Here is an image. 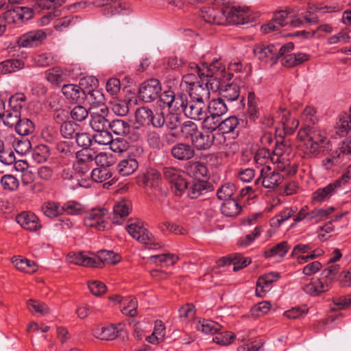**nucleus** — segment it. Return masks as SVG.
Listing matches in <instances>:
<instances>
[{
    "mask_svg": "<svg viewBox=\"0 0 351 351\" xmlns=\"http://www.w3.org/2000/svg\"><path fill=\"white\" fill-rule=\"evenodd\" d=\"M190 69L197 73L199 79L208 80L213 92H217L221 86V81H228L232 77L231 73L226 71L225 65L221 60L216 59L209 64L204 63L202 67L195 63H189Z\"/></svg>",
    "mask_w": 351,
    "mask_h": 351,
    "instance_id": "nucleus-1",
    "label": "nucleus"
},
{
    "mask_svg": "<svg viewBox=\"0 0 351 351\" xmlns=\"http://www.w3.org/2000/svg\"><path fill=\"white\" fill-rule=\"evenodd\" d=\"M298 138L304 141V152L310 156H316L329 149V140L326 132L317 128L309 125L300 130Z\"/></svg>",
    "mask_w": 351,
    "mask_h": 351,
    "instance_id": "nucleus-2",
    "label": "nucleus"
},
{
    "mask_svg": "<svg viewBox=\"0 0 351 351\" xmlns=\"http://www.w3.org/2000/svg\"><path fill=\"white\" fill-rule=\"evenodd\" d=\"M291 152V147L285 140L276 142L273 151L271 162L276 165L274 170L281 173L284 178L293 175L296 172V167L294 165H291L289 158Z\"/></svg>",
    "mask_w": 351,
    "mask_h": 351,
    "instance_id": "nucleus-3",
    "label": "nucleus"
},
{
    "mask_svg": "<svg viewBox=\"0 0 351 351\" xmlns=\"http://www.w3.org/2000/svg\"><path fill=\"white\" fill-rule=\"evenodd\" d=\"M165 122L164 112L160 109L152 110L147 107H141L135 112V124L142 126L152 125L155 128H161Z\"/></svg>",
    "mask_w": 351,
    "mask_h": 351,
    "instance_id": "nucleus-4",
    "label": "nucleus"
},
{
    "mask_svg": "<svg viewBox=\"0 0 351 351\" xmlns=\"http://www.w3.org/2000/svg\"><path fill=\"white\" fill-rule=\"evenodd\" d=\"M128 233L136 241L145 245H149L154 248L160 247V245L156 243L154 236L143 226V223L135 220L125 227Z\"/></svg>",
    "mask_w": 351,
    "mask_h": 351,
    "instance_id": "nucleus-5",
    "label": "nucleus"
},
{
    "mask_svg": "<svg viewBox=\"0 0 351 351\" xmlns=\"http://www.w3.org/2000/svg\"><path fill=\"white\" fill-rule=\"evenodd\" d=\"M224 13L227 18L226 24L244 25L252 23L255 19L250 10L245 8H226L224 9Z\"/></svg>",
    "mask_w": 351,
    "mask_h": 351,
    "instance_id": "nucleus-6",
    "label": "nucleus"
},
{
    "mask_svg": "<svg viewBox=\"0 0 351 351\" xmlns=\"http://www.w3.org/2000/svg\"><path fill=\"white\" fill-rule=\"evenodd\" d=\"M162 173L164 178L171 183V189L175 195L182 196L186 186V180L182 176V171L176 167H166L163 168Z\"/></svg>",
    "mask_w": 351,
    "mask_h": 351,
    "instance_id": "nucleus-7",
    "label": "nucleus"
},
{
    "mask_svg": "<svg viewBox=\"0 0 351 351\" xmlns=\"http://www.w3.org/2000/svg\"><path fill=\"white\" fill-rule=\"evenodd\" d=\"M284 179L281 173L274 170L272 171L269 165H266L261 169L260 176L255 180L254 184L274 189L280 184Z\"/></svg>",
    "mask_w": 351,
    "mask_h": 351,
    "instance_id": "nucleus-8",
    "label": "nucleus"
},
{
    "mask_svg": "<svg viewBox=\"0 0 351 351\" xmlns=\"http://www.w3.org/2000/svg\"><path fill=\"white\" fill-rule=\"evenodd\" d=\"M107 215L108 210L106 208H93L87 213L84 217V225L86 227L103 231L106 229L108 226V221H106Z\"/></svg>",
    "mask_w": 351,
    "mask_h": 351,
    "instance_id": "nucleus-9",
    "label": "nucleus"
},
{
    "mask_svg": "<svg viewBox=\"0 0 351 351\" xmlns=\"http://www.w3.org/2000/svg\"><path fill=\"white\" fill-rule=\"evenodd\" d=\"M161 91L159 80L152 78L141 84L138 88V95L142 101L149 103L158 99Z\"/></svg>",
    "mask_w": 351,
    "mask_h": 351,
    "instance_id": "nucleus-10",
    "label": "nucleus"
},
{
    "mask_svg": "<svg viewBox=\"0 0 351 351\" xmlns=\"http://www.w3.org/2000/svg\"><path fill=\"white\" fill-rule=\"evenodd\" d=\"M255 56L262 62L270 63L273 65L276 63V44L259 43L254 47Z\"/></svg>",
    "mask_w": 351,
    "mask_h": 351,
    "instance_id": "nucleus-11",
    "label": "nucleus"
},
{
    "mask_svg": "<svg viewBox=\"0 0 351 351\" xmlns=\"http://www.w3.org/2000/svg\"><path fill=\"white\" fill-rule=\"evenodd\" d=\"M46 37L47 34L43 30H32L21 36L17 43L22 47H34L41 44Z\"/></svg>",
    "mask_w": 351,
    "mask_h": 351,
    "instance_id": "nucleus-12",
    "label": "nucleus"
},
{
    "mask_svg": "<svg viewBox=\"0 0 351 351\" xmlns=\"http://www.w3.org/2000/svg\"><path fill=\"white\" fill-rule=\"evenodd\" d=\"M201 80L197 84H195L193 87H189V96L191 99L204 102L210 98V82L207 79H199Z\"/></svg>",
    "mask_w": 351,
    "mask_h": 351,
    "instance_id": "nucleus-13",
    "label": "nucleus"
},
{
    "mask_svg": "<svg viewBox=\"0 0 351 351\" xmlns=\"http://www.w3.org/2000/svg\"><path fill=\"white\" fill-rule=\"evenodd\" d=\"M201 16L208 23L226 25L227 23L223 8L218 9L210 6L204 7L201 10Z\"/></svg>",
    "mask_w": 351,
    "mask_h": 351,
    "instance_id": "nucleus-14",
    "label": "nucleus"
},
{
    "mask_svg": "<svg viewBox=\"0 0 351 351\" xmlns=\"http://www.w3.org/2000/svg\"><path fill=\"white\" fill-rule=\"evenodd\" d=\"M123 327L122 323L97 327L93 330V335L101 340L111 341L118 337L119 333L123 330Z\"/></svg>",
    "mask_w": 351,
    "mask_h": 351,
    "instance_id": "nucleus-15",
    "label": "nucleus"
},
{
    "mask_svg": "<svg viewBox=\"0 0 351 351\" xmlns=\"http://www.w3.org/2000/svg\"><path fill=\"white\" fill-rule=\"evenodd\" d=\"M330 289L329 282L324 281L322 278H313L308 283L303 285L302 290L311 296H317Z\"/></svg>",
    "mask_w": 351,
    "mask_h": 351,
    "instance_id": "nucleus-16",
    "label": "nucleus"
},
{
    "mask_svg": "<svg viewBox=\"0 0 351 351\" xmlns=\"http://www.w3.org/2000/svg\"><path fill=\"white\" fill-rule=\"evenodd\" d=\"M287 10H280L274 13L273 20L267 24L263 25L261 27V31L267 34L270 32L277 31L281 27H284L288 24V15Z\"/></svg>",
    "mask_w": 351,
    "mask_h": 351,
    "instance_id": "nucleus-17",
    "label": "nucleus"
},
{
    "mask_svg": "<svg viewBox=\"0 0 351 351\" xmlns=\"http://www.w3.org/2000/svg\"><path fill=\"white\" fill-rule=\"evenodd\" d=\"M184 110V114L188 118L195 121H202L206 114V105L204 102L191 99Z\"/></svg>",
    "mask_w": 351,
    "mask_h": 351,
    "instance_id": "nucleus-18",
    "label": "nucleus"
},
{
    "mask_svg": "<svg viewBox=\"0 0 351 351\" xmlns=\"http://www.w3.org/2000/svg\"><path fill=\"white\" fill-rule=\"evenodd\" d=\"M108 112V109L97 110L93 108V111L90 112V125L95 131H101L108 128L110 121L106 117Z\"/></svg>",
    "mask_w": 351,
    "mask_h": 351,
    "instance_id": "nucleus-19",
    "label": "nucleus"
},
{
    "mask_svg": "<svg viewBox=\"0 0 351 351\" xmlns=\"http://www.w3.org/2000/svg\"><path fill=\"white\" fill-rule=\"evenodd\" d=\"M186 185L183 194L186 193V195L191 199L199 197L204 191H207L208 186V182L204 180H186Z\"/></svg>",
    "mask_w": 351,
    "mask_h": 351,
    "instance_id": "nucleus-20",
    "label": "nucleus"
},
{
    "mask_svg": "<svg viewBox=\"0 0 351 351\" xmlns=\"http://www.w3.org/2000/svg\"><path fill=\"white\" fill-rule=\"evenodd\" d=\"M171 154L178 160H189L195 156V149L190 144L179 143L171 147Z\"/></svg>",
    "mask_w": 351,
    "mask_h": 351,
    "instance_id": "nucleus-21",
    "label": "nucleus"
},
{
    "mask_svg": "<svg viewBox=\"0 0 351 351\" xmlns=\"http://www.w3.org/2000/svg\"><path fill=\"white\" fill-rule=\"evenodd\" d=\"M17 222L29 231H37L42 227L38 217L33 213L24 212L16 217Z\"/></svg>",
    "mask_w": 351,
    "mask_h": 351,
    "instance_id": "nucleus-22",
    "label": "nucleus"
},
{
    "mask_svg": "<svg viewBox=\"0 0 351 351\" xmlns=\"http://www.w3.org/2000/svg\"><path fill=\"white\" fill-rule=\"evenodd\" d=\"M84 99L90 104V111H93V108L97 110H107L105 105V98L103 93L99 90H90L84 97Z\"/></svg>",
    "mask_w": 351,
    "mask_h": 351,
    "instance_id": "nucleus-23",
    "label": "nucleus"
},
{
    "mask_svg": "<svg viewBox=\"0 0 351 351\" xmlns=\"http://www.w3.org/2000/svg\"><path fill=\"white\" fill-rule=\"evenodd\" d=\"M62 91L67 99L76 103L82 102L86 95V92L81 87L75 84H64L62 88Z\"/></svg>",
    "mask_w": 351,
    "mask_h": 351,
    "instance_id": "nucleus-24",
    "label": "nucleus"
},
{
    "mask_svg": "<svg viewBox=\"0 0 351 351\" xmlns=\"http://www.w3.org/2000/svg\"><path fill=\"white\" fill-rule=\"evenodd\" d=\"M131 210L130 202L122 199L117 202L113 207L112 221L114 223H121V220L125 219Z\"/></svg>",
    "mask_w": 351,
    "mask_h": 351,
    "instance_id": "nucleus-25",
    "label": "nucleus"
},
{
    "mask_svg": "<svg viewBox=\"0 0 351 351\" xmlns=\"http://www.w3.org/2000/svg\"><path fill=\"white\" fill-rule=\"evenodd\" d=\"M67 260L71 263L92 267L96 265L95 263L97 261L93 256H88L87 252H82L69 254L67 255Z\"/></svg>",
    "mask_w": 351,
    "mask_h": 351,
    "instance_id": "nucleus-26",
    "label": "nucleus"
},
{
    "mask_svg": "<svg viewBox=\"0 0 351 351\" xmlns=\"http://www.w3.org/2000/svg\"><path fill=\"white\" fill-rule=\"evenodd\" d=\"M96 259L94 267H101L104 263L115 265L121 260V257L118 254L111 250H102L98 252L97 256H93Z\"/></svg>",
    "mask_w": 351,
    "mask_h": 351,
    "instance_id": "nucleus-27",
    "label": "nucleus"
},
{
    "mask_svg": "<svg viewBox=\"0 0 351 351\" xmlns=\"http://www.w3.org/2000/svg\"><path fill=\"white\" fill-rule=\"evenodd\" d=\"M226 81L221 82L220 88L217 91L222 97L228 101H232L237 100L240 95V88L234 83L225 84Z\"/></svg>",
    "mask_w": 351,
    "mask_h": 351,
    "instance_id": "nucleus-28",
    "label": "nucleus"
},
{
    "mask_svg": "<svg viewBox=\"0 0 351 351\" xmlns=\"http://www.w3.org/2000/svg\"><path fill=\"white\" fill-rule=\"evenodd\" d=\"M25 66V63L19 59H8L0 62V75L16 72Z\"/></svg>",
    "mask_w": 351,
    "mask_h": 351,
    "instance_id": "nucleus-29",
    "label": "nucleus"
},
{
    "mask_svg": "<svg viewBox=\"0 0 351 351\" xmlns=\"http://www.w3.org/2000/svg\"><path fill=\"white\" fill-rule=\"evenodd\" d=\"M214 139V135L211 134H204L199 130L191 141L197 149L202 150L207 149L210 147L213 144Z\"/></svg>",
    "mask_w": 351,
    "mask_h": 351,
    "instance_id": "nucleus-30",
    "label": "nucleus"
},
{
    "mask_svg": "<svg viewBox=\"0 0 351 351\" xmlns=\"http://www.w3.org/2000/svg\"><path fill=\"white\" fill-rule=\"evenodd\" d=\"M241 209V206L235 198L225 200L221 206V213L228 217H237Z\"/></svg>",
    "mask_w": 351,
    "mask_h": 351,
    "instance_id": "nucleus-31",
    "label": "nucleus"
},
{
    "mask_svg": "<svg viewBox=\"0 0 351 351\" xmlns=\"http://www.w3.org/2000/svg\"><path fill=\"white\" fill-rule=\"evenodd\" d=\"M138 163L135 158H128L121 160L117 165V170L123 176L132 174L138 169Z\"/></svg>",
    "mask_w": 351,
    "mask_h": 351,
    "instance_id": "nucleus-32",
    "label": "nucleus"
},
{
    "mask_svg": "<svg viewBox=\"0 0 351 351\" xmlns=\"http://www.w3.org/2000/svg\"><path fill=\"white\" fill-rule=\"evenodd\" d=\"M228 108L221 98L211 100L206 106V112L221 118L226 113Z\"/></svg>",
    "mask_w": 351,
    "mask_h": 351,
    "instance_id": "nucleus-33",
    "label": "nucleus"
},
{
    "mask_svg": "<svg viewBox=\"0 0 351 351\" xmlns=\"http://www.w3.org/2000/svg\"><path fill=\"white\" fill-rule=\"evenodd\" d=\"M280 277L277 272H271L260 277L257 281L256 293L259 291L265 292L269 290L271 284L276 281ZM258 295V293H257Z\"/></svg>",
    "mask_w": 351,
    "mask_h": 351,
    "instance_id": "nucleus-34",
    "label": "nucleus"
},
{
    "mask_svg": "<svg viewBox=\"0 0 351 351\" xmlns=\"http://www.w3.org/2000/svg\"><path fill=\"white\" fill-rule=\"evenodd\" d=\"M196 328L203 333L214 335L221 330V326L213 320L204 319L197 323Z\"/></svg>",
    "mask_w": 351,
    "mask_h": 351,
    "instance_id": "nucleus-35",
    "label": "nucleus"
},
{
    "mask_svg": "<svg viewBox=\"0 0 351 351\" xmlns=\"http://www.w3.org/2000/svg\"><path fill=\"white\" fill-rule=\"evenodd\" d=\"M188 174L194 178L193 180H202L208 175V169L200 162H192L186 169Z\"/></svg>",
    "mask_w": 351,
    "mask_h": 351,
    "instance_id": "nucleus-36",
    "label": "nucleus"
},
{
    "mask_svg": "<svg viewBox=\"0 0 351 351\" xmlns=\"http://www.w3.org/2000/svg\"><path fill=\"white\" fill-rule=\"evenodd\" d=\"M337 189L338 188L334 183H330L324 188L317 189L313 194V201L322 202L327 200L333 195Z\"/></svg>",
    "mask_w": 351,
    "mask_h": 351,
    "instance_id": "nucleus-37",
    "label": "nucleus"
},
{
    "mask_svg": "<svg viewBox=\"0 0 351 351\" xmlns=\"http://www.w3.org/2000/svg\"><path fill=\"white\" fill-rule=\"evenodd\" d=\"M247 117L255 121L259 117V109L256 95L253 92H249L247 95Z\"/></svg>",
    "mask_w": 351,
    "mask_h": 351,
    "instance_id": "nucleus-38",
    "label": "nucleus"
},
{
    "mask_svg": "<svg viewBox=\"0 0 351 351\" xmlns=\"http://www.w3.org/2000/svg\"><path fill=\"white\" fill-rule=\"evenodd\" d=\"M41 210L43 214L49 218L56 217L63 214L62 206H61L58 203L54 202H45Z\"/></svg>",
    "mask_w": 351,
    "mask_h": 351,
    "instance_id": "nucleus-39",
    "label": "nucleus"
},
{
    "mask_svg": "<svg viewBox=\"0 0 351 351\" xmlns=\"http://www.w3.org/2000/svg\"><path fill=\"white\" fill-rule=\"evenodd\" d=\"M16 132L21 136H27L34 131V123L28 118H21L14 127Z\"/></svg>",
    "mask_w": 351,
    "mask_h": 351,
    "instance_id": "nucleus-40",
    "label": "nucleus"
},
{
    "mask_svg": "<svg viewBox=\"0 0 351 351\" xmlns=\"http://www.w3.org/2000/svg\"><path fill=\"white\" fill-rule=\"evenodd\" d=\"M189 101L187 95L184 93H179L174 95L173 101L171 102L172 105L169 107L172 111L176 113L185 112V110Z\"/></svg>",
    "mask_w": 351,
    "mask_h": 351,
    "instance_id": "nucleus-41",
    "label": "nucleus"
},
{
    "mask_svg": "<svg viewBox=\"0 0 351 351\" xmlns=\"http://www.w3.org/2000/svg\"><path fill=\"white\" fill-rule=\"evenodd\" d=\"M289 249V246L287 241H282L275 246L265 250L264 255L266 258L278 256L282 258L285 256Z\"/></svg>",
    "mask_w": 351,
    "mask_h": 351,
    "instance_id": "nucleus-42",
    "label": "nucleus"
},
{
    "mask_svg": "<svg viewBox=\"0 0 351 351\" xmlns=\"http://www.w3.org/2000/svg\"><path fill=\"white\" fill-rule=\"evenodd\" d=\"M12 261L19 270L24 272L32 274L37 270V265L32 261L13 257Z\"/></svg>",
    "mask_w": 351,
    "mask_h": 351,
    "instance_id": "nucleus-43",
    "label": "nucleus"
},
{
    "mask_svg": "<svg viewBox=\"0 0 351 351\" xmlns=\"http://www.w3.org/2000/svg\"><path fill=\"white\" fill-rule=\"evenodd\" d=\"M299 121L293 119V120H283L281 125L276 129V133L281 137L284 135H289L293 133L298 128Z\"/></svg>",
    "mask_w": 351,
    "mask_h": 351,
    "instance_id": "nucleus-44",
    "label": "nucleus"
},
{
    "mask_svg": "<svg viewBox=\"0 0 351 351\" xmlns=\"http://www.w3.org/2000/svg\"><path fill=\"white\" fill-rule=\"evenodd\" d=\"M117 135L125 136L129 134L130 130V124L122 119H114L110 122L109 127Z\"/></svg>",
    "mask_w": 351,
    "mask_h": 351,
    "instance_id": "nucleus-45",
    "label": "nucleus"
},
{
    "mask_svg": "<svg viewBox=\"0 0 351 351\" xmlns=\"http://www.w3.org/2000/svg\"><path fill=\"white\" fill-rule=\"evenodd\" d=\"M20 119V111L16 108H13L5 111L3 116L1 119L5 125L9 128H13L15 127Z\"/></svg>",
    "mask_w": 351,
    "mask_h": 351,
    "instance_id": "nucleus-46",
    "label": "nucleus"
},
{
    "mask_svg": "<svg viewBox=\"0 0 351 351\" xmlns=\"http://www.w3.org/2000/svg\"><path fill=\"white\" fill-rule=\"evenodd\" d=\"M79 127V125L73 121H64L60 126V133L65 138H73L78 133Z\"/></svg>",
    "mask_w": 351,
    "mask_h": 351,
    "instance_id": "nucleus-47",
    "label": "nucleus"
},
{
    "mask_svg": "<svg viewBox=\"0 0 351 351\" xmlns=\"http://www.w3.org/2000/svg\"><path fill=\"white\" fill-rule=\"evenodd\" d=\"M150 260L156 264L163 267L175 264L178 261V257L174 254H162L152 256H150Z\"/></svg>",
    "mask_w": 351,
    "mask_h": 351,
    "instance_id": "nucleus-48",
    "label": "nucleus"
},
{
    "mask_svg": "<svg viewBox=\"0 0 351 351\" xmlns=\"http://www.w3.org/2000/svg\"><path fill=\"white\" fill-rule=\"evenodd\" d=\"M49 154V149L47 145H39L33 149L32 158L35 162L42 163L47 160Z\"/></svg>",
    "mask_w": 351,
    "mask_h": 351,
    "instance_id": "nucleus-49",
    "label": "nucleus"
},
{
    "mask_svg": "<svg viewBox=\"0 0 351 351\" xmlns=\"http://www.w3.org/2000/svg\"><path fill=\"white\" fill-rule=\"evenodd\" d=\"M123 306L121 308L123 314L130 317H134L136 315L138 303L135 298H123Z\"/></svg>",
    "mask_w": 351,
    "mask_h": 351,
    "instance_id": "nucleus-50",
    "label": "nucleus"
},
{
    "mask_svg": "<svg viewBox=\"0 0 351 351\" xmlns=\"http://www.w3.org/2000/svg\"><path fill=\"white\" fill-rule=\"evenodd\" d=\"M236 191L234 184L228 182L222 185L217 191V196L219 199L228 200L229 199H234L233 195Z\"/></svg>",
    "mask_w": 351,
    "mask_h": 351,
    "instance_id": "nucleus-51",
    "label": "nucleus"
},
{
    "mask_svg": "<svg viewBox=\"0 0 351 351\" xmlns=\"http://www.w3.org/2000/svg\"><path fill=\"white\" fill-rule=\"evenodd\" d=\"M46 79L51 84L58 85L64 81L63 71L59 67L49 69L45 73Z\"/></svg>",
    "mask_w": 351,
    "mask_h": 351,
    "instance_id": "nucleus-52",
    "label": "nucleus"
},
{
    "mask_svg": "<svg viewBox=\"0 0 351 351\" xmlns=\"http://www.w3.org/2000/svg\"><path fill=\"white\" fill-rule=\"evenodd\" d=\"M219 131L223 134H228L234 130L239 125V119L236 117H230L223 121L220 120Z\"/></svg>",
    "mask_w": 351,
    "mask_h": 351,
    "instance_id": "nucleus-53",
    "label": "nucleus"
},
{
    "mask_svg": "<svg viewBox=\"0 0 351 351\" xmlns=\"http://www.w3.org/2000/svg\"><path fill=\"white\" fill-rule=\"evenodd\" d=\"M221 118L208 113L206 111V114L204 117H203V127L210 132H213L218 129L220 123Z\"/></svg>",
    "mask_w": 351,
    "mask_h": 351,
    "instance_id": "nucleus-54",
    "label": "nucleus"
},
{
    "mask_svg": "<svg viewBox=\"0 0 351 351\" xmlns=\"http://www.w3.org/2000/svg\"><path fill=\"white\" fill-rule=\"evenodd\" d=\"M296 210L297 209L293 207L285 208L272 219V226L276 227L280 226L284 221H287L291 217H293Z\"/></svg>",
    "mask_w": 351,
    "mask_h": 351,
    "instance_id": "nucleus-55",
    "label": "nucleus"
},
{
    "mask_svg": "<svg viewBox=\"0 0 351 351\" xmlns=\"http://www.w3.org/2000/svg\"><path fill=\"white\" fill-rule=\"evenodd\" d=\"M0 182L4 190L13 191L19 186V181L12 175L6 174L1 177Z\"/></svg>",
    "mask_w": 351,
    "mask_h": 351,
    "instance_id": "nucleus-56",
    "label": "nucleus"
},
{
    "mask_svg": "<svg viewBox=\"0 0 351 351\" xmlns=\"http://www.w3.org/2000/svg\"><path fill=\"white\" fill-rule=\"evenodd\" d=\"M92 180L95 182L107 181L112 176V173L108 168H95L90 173Z\"/></svg>",
    "mask_w": 351,
    "mask_h": 351,
    "instance_id": "nucleus-57",
    "label": "nucleus"
},
{
    "mask_svg": "<svg viewBox=\"0 0 351 351\" xmlns=\"http://www.w3.org/2000/svg\"><path fill=\"white\" fill-rule=\"evenodd\" d=\"M333 211V208H330L328 209L324 208H318L314 209L311 212H308V221H313L315 223H317L324 219L326 218Z\"/></svg>",
    "mask_w": 351,
    "mask_h": 351,
    "instance_id": "nucleus-58",
    "label": "nucleus"
},
{
    "mask_svg": "<svg viewBox=\"0 0 351 351\" xmlns=\"http://www.w3.org/2000/svg\"><path fill=\"white\" fill-rule=\"evenodd\" d=\"M230 262L234 265L233 271H237L247 266L251 263V260L248 258H243L240 254H234L230 255Z\"/></svg>",
    "mask_w": 351,
    "mask_h": 351,
    "instance_id": "nucleus-59",
    "label": "nucleus"
},
{
    "mask_svg": "<svg viewBox=\"0 0 351 351\" xmlns=\"http://www.w3.org/2000/svg\"><path fill=\"white\" fill-rule=\"evenodd\" d=\"M272 154L267 148H261L257 150L254 155V161L257 165L265 167L268 165L269 161L271 162Z\"/></svg>",
    "mask_w": 351,
    "mask_h": 351,
    "instance_id": "nucleus-60",
    "label": "nucleus"
},
{
    "mask_svg": "<svg viewBox=\"0 0 351 351\" xmlns=\"http://www.w3.org/2000/svg\"><path fill=\"white\" fill-rule=\"evenodd\" d=\"M84 209V206L75 201H69L62 205V212L71 215H81Z\"/></svg>",
    "mask_w": 351,
    "mask_h": 351,
    "instance_id": "nucleus-61",
    "label": "nucleus"
},
{
    "mask_svg": "<svg viewBox=\"0 0 351 351\" xmlns=\"http://www.w3.org/2000/svg\"><path fill=\"white\" fill-rule=\"evenodd\" d=\"M29 311L32 313H39L43 315H45L49 313V307L43 302L29 300L27 302Z\"/></svg>",
    "mask_w": 351,
    "mask_h": 351,
    "instance_id": "nucleus-62",
    "label": "nucleus"
},
{
    "mask_svg": "<svg viewBox=\"0 0 351 351\" xmlns=\"http://www.w3.org/2000/svg\"><path fill=\"white\" fill-rule=\"evenodd\" d=\"M339 270V265H331L322 271L320 278L327 282H329V285L331 287L332 282Z\"/></svg>",
    "mask_w": 351,
    "mask_h": 351,
    "instance_id": "nucleus-63",
    "label": "nucleus"
},
{
    "mask_svg": "<svg viewBox=\"0 0 351 351\" xmlns=\"http://www.w3.org/2000/svg\"><path fill=\"white\" fill-rule=\"evenodd\" d=\"M198 127L196 123L193 121H187L183 123L181 128L182 134L187 138H191L192 141L193 137L198 132Z\"/></svg>",
    "mask_w": 351,
    "mask_h": 351,
    "instance_id": "nucleus-64",
    "label": "nucleus"
}]
</instances>
